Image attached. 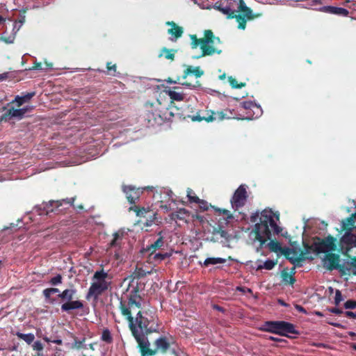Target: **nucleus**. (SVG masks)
<instances>
[{
	"instance_id": "10",
	"label": "nucleus",
	"mask_w": 356,
	"mask_h": 356,
	"mask_svg": "<svg viewBox=\"0 0 356 356\" xmlns=\"http://www.w3.org/2000/svg\"><path fill=\"white\" fill-rule=\"evenodd\" d=\"M188 117L191 118L192 121L193 122H201L202 120H204L207 122H213L214 120H216L222 121L225 119L236 118L234 110H231L228 108L217 112L213 111H207L206 115L202 116L200 115V113L198 112L195 115H188Z\"/></svg>"
},
{
	"instance_id": "41",
	"label": "nucleus",
	"mask_w": 356,
	"mask_h": 356,
	"mask_svg": "<svg viewBox=\"0 0 356 356\" xmlns=\"http://www.w3.org/2000/svg\"><path fill=\"white\" fill-rule=\"evenodd\" d=\"M171 254L165 252V253H156L153 254L151 257H152V259L154 261H162L164 260L166 258L170 257Z\"/></svg>"
},
{
	"instance_id": "40",
	"label": "nucleus",
	"mask_w": 356,
	"mask_h": 356,
	"mask_svg": "<svg viewBox=\"0 0 356 356\" xmlns=\"http://www.w3.org/2000/svg\"><path fill=\"white\" fill-rule=\"evenodd\" d=\"M228 81L233 88H241L245 86V83H238L236 79L232 76H229Z\"/></svg>"
},
{
	"instance_id": "7",
	"label": "nucleus",
	"mask_w": 356,
	"mask_h": 356,
	"mask_svg": "<svg viewBox=\"0 0 356 356\" xmlns=\"http://www.w3.org/2000/svg\"><path fill=\"white\" fill-rule=\"evenodd\" d=\"M161 104L160 102L156 104L147 102L145 104L143 118L146 122L147 127L160 125L166 119V116L161 110Z\"/></svg>"
},
{
	"instance_id": "1",
	"label": "nucleus",
	"mask_w": 356,
	"mask_h": 356,
	"mask_svg": "<svg viewBox=\"0 0 356 356\" xmlns=\"http://www.w3.org/2000/svg\"><path fill=\"white\" fill-rule=\"evenodd\" d=\"M252 223H255L252 232L254 233L255 240L259 241L263 245L268 240L271 238L272 234H278L282 229L275 221L271 211L264 210L261 213L257 211L250 218Z\"/></svg>"
},
{
	"instance_id": "56",
	"label": "nucleus",
	"mask_w": 356,
	"mask_h": 356,
	"mask_svg": "<svg viewBox=\"0 0 356 356\" xmlns=\"http://www.w3.org/2000/svg\"><path fill=\"white\" fill-rule=\"evenodd\" d=\"M218 234H220V236L222 237V238H228V233L227 231L224 230V229H219L217 232H216Z\"/></svg>"
},
{
	"instance_id": "13",
	"label": "nucleus",
	"mask_w": 356,
	"mask_h": 356,
	"mask_svg": "<svg viewBox=\"0 0 356 356\" xmlns=\"http://www.w3.org/2000/svg\"><path fill=\"white\" fill-rule=\"evenodd\" d=\"M323 266L328 270H338L341 275L350 274V268L340 264V256L337 254L328 252L323 259Z\"/></svg>"
},
{
	"instance_id": "60",
	"label": "nucleus",
	"mask_w": 356,
	"mask_h": 356,
	"mask_svg": "<svg viewBox=\"0 0 356 356\" xmlns=\"http://www.w3.org/2000/svg\"><path fill=\"white\" fill-rule=\"evenodd\" d=\"M50 291V290H49V289L48 288V289H44V290L43 291V292H42V293H43V295H44V298H45L46 299H49V298H50L51 295L52 294V293H51V291Z\"/></svg>"
},
{
	"instance_id": "54",
	"label": "nucleus",
	"mask_w": 356,
	"mask_h": 356,
	"mask_svg": "<svg viewBox=\"0 0 356 356\" xmlns=\"http://www.w3.org/2000/svg\"><path fill=\"white\" fill-rule=\"evenodd\" d=\"M219 211L220 213H223L226 216L227 219H232V218H233V216L230 213L229 211H228L227 209H219Z\"/></svg>"
},
{
	"instance_id": "27",
	"label": "nucleus",
	"mask_w": 356,
	"mask_h": 356,
	"mask_svg": "<svg viewBox=\"0 0 356 356\" xmlns=\"http://www.w3.org/2000/svg\"><path fill=\"white\" fill-rule=\"evenodd\" d=\"M281 277L282 282L284 284L293 285L296 282L295 277L292 274H290L286 269H284L282 271Z\"/></svg>"
},
{
	"instance_id": "9",
	"label": "nucleus",
	"mask_w": 356,
	"mask_h": 356,
	"mask_svg": "<svg viewBox=\"0 0 356 356\" xmlns=\"http://www.w3.org/2000/svg\"><path fill=\"white\" fill-rule=\"evenodd\" d=\"M263 330L277 334L281 336L290 337L289 334H297L298 332L296 330L293 324L286 321H266L264 325Z\"/></svg>"
},
{
	"instance_id": "51",
	"label": "nucleus",
	"mask_w": 356,
	"mask_h": 356,
	"mask_svg": "<svg viewBox=\"0 0 356 356\" xmlns=\"http://www.w3.org/2000/svg\"><path fill=\"white\" fill-rule=\"evenodd\" d=\"M349 258L351 259V261L350 262H348V266H347L349 267L348 266H352V267H353V268H355L356 269V257H350ZM353 274L354 275H356V270L353 272Z\"/></svg>"
},
{
	"instance_id": "39",
	"label": "nucleus",
	"mask_w": 356,
	"mask_h": 356,
	"mask_svg": "<svg viewBox=\"0 0 356 356\" xmlns=\"http://www.w3.org/2000/svg\"><path fill=\"white\" fill-rule=\"evenodd\" d=\"M101 339L107 343H111L113 342V337L108 329L106 328L103 330Z\"/></svg>"
},
{
	"instance_id": "38",
	"label": "nucleus",
	"mask_w": 356,
	"mask_h": 356,
	"mask_svg": "<svg viewBox=\"0 0 356 356\" xmlns=\"http://www.w3.org/2000/svg\"><path fill=\"white\" fill-rule=\"evenodd\" d=\"M122 238V234H120L119 232H115L113 234V240L109 243V247L113 248L120 246V240H121Z\"/></svg>"
},
{
	"instance_id": "50",
	"label": "nucleus",
	"mask_w": 356,
	"mask_h": 356,
	"mask_svg": "<svg viewBox=\"0 0 356 356\" xmlns=\"http://www.w3.org/2000/svg\"><path fill=\"white\" fill-rule=\"evenodd\" d=\"M156 213H153L152 216H149V219H147L146 222H144V225L147 227L151 226L156 220Z\"/></svg>"
},
{
	"instance_id": "49",
	"label": "nucleus",
	"mask_w": 356,
	"mask_h": 356,
	"mask_svg": "<svg viewBox=\"0 0 356 356\" xmlns=\"http://www.w3.org/2000/svg\"><path fill=\"white\" fill-rule=\"evenodd\" d=\"M33 349L34 350L41 351L43 350L44 346L40 341H36L33 344Z\"/></svg>"
},
{
	"instance_id": "22",
	"label": "nucleus",
	"mask_w": 356,
	"mask_h": 356,
	"mask_svg": "<svg viewBox=\"0 0 356 356\" xmlns=\"http://www.w3.org/2000/svg\"><path fill=\"white\" fill-rule=\"evenodd\" d=\"M166 24L170 26L171 29L168 30V33L171 35H173L176 39L179 38L182 36L184 33V29L181 26H178L174 22H167Z\"/></svg>"
},
{
	"instance_id": "62",
	"label": "nucleus",
	"mask_w": 356,
	"mask_h": 356,
	"mask_svg": "<svg viewBox=\"0 0 356 356\" xmlns=\"http://www.w3.org/2000/svg\"><path fill=\"white\" fill-rule=\"evenodd\" d=\"M213 309L215 310H217L218 312H222V313L225 312V309L223 307H220L218 305H213Z\"/></svg>"
},
{
	"instance_id": "3",
	"label": "nucleus",
	"mask_w": 356,
	"mask_h": 356,
	"mask_svg": "<svg viewBox=\"0 0 356 356\" xmlns=\"http://www.w3.org/2000/svg\"><path fill=\"white\" fill-rule=\"evenodd\" d=\"M189 37L191 40V48L192 49H195L199 45L200 46L202 54L197 58L211 56L214 54H220L222 53L221 49H218L215 47L216 44L221 43L220 39L219 37H216L210 29L204 31V37L202 38H197L195 34H191Z\"/></svg>"
},
{
	"instance_id": "53",
	"label": "nucleus",
	"mask_w": 356,
	"mask_h": 356,
	"mask_svg": "<svg viewBox=\"0 0 356 356\" xmlns=\"http://www.w3.org/2000/svg\"><path fill=\"white\" fill-rule=\"evenodd\" d=\"M239 1V3H238V12H243L245 10V8H248L243 0H238Z\"/></svg>"
},
{
	"instance_id": "31",
	"label": "nucleus",
	"mask_w": 356,
	"mask_h": 356,
	"mask_svg": "<svg viewBox=\"0 0 356 356\" xmlns=\"http://www.w3.org/2000/svg\"><path fill=\"white\" fill-rule=\"evenodd\" d=\"M15 334L19 339L24 340L29 345L34 342L35 335L33 333L23 334L20 332H17Z\"/></svg>"
},
{
	"instance_id": "29",
	"label": "nucleus",
	"mask_w": 356,
	"mask_h": 356,
	"mask_svg": "<svg viewBox=\"0 0 356 356\" xmlns=\"http://www.w3.org/2000/svg\"><path fill=\"white\" fill-rule=\"evenodd\" d=\"M163 245V241L162 237H159L156 241L149 245L146 251L149 252V256H152L157 249L160 248Z\"/></svg>"
},
{
	"instance_id": "12",
	"label": "nucleus",
	"mask_w": 356,
	"mask_h": 356,
	"mask_svg": "<svg viewBox=\"0 0 356 356\" xmlns=\"http://www.w3.org/2000/svg\"><path fill=\"white\" fill-rule=\"evenodd\" d=\"M75 197L62 199L60 200H51L48 202H43L40 205L35 207L34 209L38 215H49L50 213L56 212L58 211L59 207L63 206V204L72 206Z\"/></svg>"
},
{
	"instance_id": "43",
	"label": "nucleus",
	"mask_w": 356,
	"mask_h": 356,
	"mask_svg": "<svg viewBox=\"0 0 356 356\" xmlns=\"http://www.w3.org/2000/svg\"><path fill=\"white\" fill-rule=\"evenodd\" d=\"M145 287V284L138 282V280H136V286H133V289L131 291V293L138 295V293L141 291Z\"/></svg>"
},
{
	"instance_id": "2",
	"label": "nucleus",
	"mask_w": 356,
	"mask_h": 356,
	"mask_svg": "<svg viewBox=\"0 0 356 356\" xmlns=\"http://www.w3.org/2000/svg\"><path fill=\"white\" fill-rule=\"evenodd\" d=\"M131 332L138 343V347L141 353V356H153L158 352L166 353L170 347V341L169 339L166 337L162 336L155 340L154 343L155 348L151 349L149 348L150 343L147 338L142 336L139 333V330L132 324L131 325Z\"/></svg>"
},
{
	"instance_id": "20",
	"label": "nucleus",
	"mask_w": 356,
	"mask_h": 356,
	"mask_svg": "<svg viewBox=\"0 0 356 356\" xmlns=\"http://www.w3.org/2000/svg\"><path fill=\"white\" fill-rule=\"evenodd\" d=\"M84 307L83 303L81 300H69L66 301L61 305V311L70 312L74 309H81Z\"/></svg>"
},
{
	"instance_id": "25",
	"label": "nucleus",
	"mask_w": 356,
	"mask_h": 356,
	"mask_svg": "<svg viewBox=\"0 0 356 356\" xmlns=\"http://www.w3.org/2000/svg\"><path fill=\"white\" fill-rule=\"evenodd\" d=\"M179 88V87H174L175 90H168L166 91L172 102H173L174 101H182L184 99V94L183 92L175 90L176 89Z\"/></svg>"
},
{
	"instance_id": "28",
	"label": "nucleus",
	"mask_w": 356,
	"mask_h": 356,
	"mask_svg": "<svg viewBox=\"0 0 356 356\" xmlns=\"http://www.w3.org/2000/svg\"><path fill=\"white\" fill-rule=\"evenodd\" d=\"M76 292V291L75 289H65L61 293L58 294V298H60L63 301H69L73 299Z\"/></svg>"
},
{
	"instance_id": "63",
	"label": "nucleus",
	"mask_w": 356,
	"mask_h": 356,
	"mask_svg": "<svg viewBox=\"0 0 356 356\" xmlns=\"http://www.w3.org/2000/svg\"><path fill=\"white\" fill-rule=\"evenodd\" d=\"M296 309L298 312H301V313H303V314H306V313H307L306 309H305L303 307H302L301 305H296Z\"/></svg>"
},
{
	"instance_id": "55",
	"label": "nucleus",
	"mask_w": 356,
	"mask_h": 356,
	"mask_svg": "<svg viewBox=\"0 0 356 356\" xmlns=\"http://www.w3.org/2000/svg\"><path fill=\"white\" fill-rule=\"evenodd\" d=\"M183 86H186L187 87H192V88H196L200 86L198 81H196L195 83H191L187 81H185L181 83Z\"/></svg>"
},
{
	"instance_id": "58",
	"label": "nucleus",
	"mask_w": 356,
	"mask_h": 356,
	"mask_svg": "<svg viewBox=\"0 0 356 356\" xmlns=\"http://www.w3.org/2000/svg\"><path fill=\"white\" fill-rule=\"evenodd\" d=\"M344 315L346 317L350 318H356V312H350V311H346L344 312Z\"/></svg>"
},
{
	"instance_id": "34",
	"label": "nucleus",
	"mask_w": 356,
	"mask_h": 356,
	"mask_svg": "<svg viewBox=\"0 0 356 356\" xmlns=\"http://www.w3.org/2000/svg\"><path fill=\"white\" fill-rule=\"evenodd\" d=\"M130 210L136 212V216L140 218L145 217V215L150 211L148 208L146 209L145 207H140L136 205L130 207Z\"/></svg>"
},
{
	"instance_id": "16",
	"label": "nucleus",
	"mask_w": 356,
	"mask_h": 356,
	"mask_svg": "<svg viewBox=\"0 0 356 356\" xmlns=\"http://www.w3.org/2000/svg\"><path fill=\"white\" fill-rule=\"evenodd\" d=\"M248 193L245 185H240L235 191L232 199L231 204L236 209L243 207L248 199Z\"/></svg>"
},
{
	"instance_id": "17",
	"label": "nucleus",
	"mask_w": 356,
	"mask_h": 356,
	"mask_svg": "<svg viewBox=\"0 0 356 356\" xmlns=\"http://www.w3.org/2000/svg\"><path fill=\"white\" fill-rule=\"evenodd\" d=\"M143 190L133 186H124L122 187V191L125 193L128 202L131 204H135L140 199Z\"/></svg>"
},
{
	"instance_id": "21",
	"label": "nucleus",
	"mask_w": 356,
	"mask_h": 356,
	"mask_svg": "<svg viewBox=\"0 0 356 356\" xmlns=\"http://www.w3.org/2000/svg\"><path fill=\"white\" fill-rule=\"evenodd\" d=\"M204 74V71L200 67H193L191 65H186V69L184 71L182 78L186 79L189 75H194L196 78H200Z\"/></svg>"
},
{
	"instance_id": "33",
	"label": "nucleus",
	"mask_w": 356,
	"mask_h": 356,
	"mask_svg": "<svg viewBox=\"0 0 356 356\" xmlns=\"http://www.w3.org/2000/svg\"><path fill=\"white\" fill-rule=\"evenodd\" d=\"M355 215L353 214L350 217H348L346 219V222H343L342 229L343 230L349 231L351 230L355 226Z\"/></svg>"
},
{
	"instance_id": "8",
	"label": "nucleus",
	"mask_w": 356,
	"mask_h": 356,
	"mask_svg": "<svg viewBox=\"0 0 356 356\" xmlns=\"http://www.w3.org/2000/svg\"><path fill=\"white\" fill-rule=\"evenodd\" d=\"M304 243L305 248V254L309 251L312 250L314 252L317 254L319 253H328L331 251H334L337 248L335 243V238L332 236H328L324 239H321L319 237L314 238V241L311 245L307 243Z\"/></svg>"
},
{
	"instance_id": "35",
	"label": "nucleus",
	"mask_w": 356,
	"mask_h": 356,
	"mask_svg": "<svg viewBox=\"0 0 356 356\" xmlns=\"http://www.w3.org/2000/svg\"><path fill=\"white\" fill-rule=\"evenodd\" d=\"M277 264V261L268 259L264 264H260L257 266V270H261L263 268L266 270H272Z\"/></svg>"
},
{
	"instance_id": "19",
	"label": "nucleus",
	"mask_w": 356,
	"mask_h": 356,
	"mask_svg": "<svg viewBox=\"0 0 356 356\" xmlns=\"http://www.w3.org/2000/svg\"><path fill=\"white\" fill-rule=\"evenodd\" d=\"M214 8L224 15H226L228 19H233L234 17L235 10L227 1L217 2Z\"/></svg>"
},
{
	"instance_id": "32",
	"label": "nucleus",
	"mask_w": 356,
	"mask_h": 356,
	"mask_svg": "<svg viewBox=\"0 0 356 356\" xmlns=\"http://www.w3.org/2000/svg\"><path fill=\"white\" fill-rule=\"evenodd\" d=\"M187 197L191 203L194 202L197 204H202L206 205L205 201L203 200H200L197 196H196L191 188H188L187 189Z\"/></svg>"
},
{
	"instance_id": "42",
	"label": "nucleus",
	"mask_w": 356,
	"mask_h": 356,
	"mask_svg": "<svg viewBox=\"0 0 356 356\" xmlns=\"http://www.w3.org/2000/svg\"><path fill=\"white\" fill-rule=\"evenodd\" d=\"M188 213V212L185 209H181L176 213L172 214V218L175 220H183L185 218L184 216H186Z\"/></svg>"
},
{
	"instance_id": "44",
	"label": "nucleus",
	"mask_w": 356,
	"mask_h": 356,
	"mask_svg": "<svg viewBox=\"0 0 356 356\" xmlns=\"http://www.w3.org/2000/svg\"><path fill=\"white\" fill-rule=\"evenodd\" d=\"M241 106L245 109H252V108H259V106H257L256 104L251 101H245L243 102L241 104Z\"/></svg>"
},
{
	"instance_id": "11",
	"label": "nucleus",
	"mask_w": 356,
	"mask_h": 356,
	"mask_svg": "<svg viewBox=\"0 0 356 356\" xmlns=\"http://www.w3.org/2000/svg\"><path fill=\"white\" fill-rule=\"evenodd\" d=\"M140 300L141 298L139 295L131 293L128 298L127 304H126V302L123 301L122 299H121L120 301L119 308L120 309L121 314L127 319L129 322V327L130 330L131 324L135 327H136V325L134 324V318L131 315V309L134 307L138 309L140 308Z\"/></svg>"
},
{
	"instance_id": "48",
	"label": "nucleus",
	"mask_w": 356,
	"mask_h": 356,
	"mask_svg": "<svg viewBox=\"0 0 356 356\" xmlns=\"http://www.w3.org/2000/svg\"><path fill=\"white\" fill-rule=\"evenodd\" d=\"M242 14L244 17H246L248 19H254V15H252V10L248 7L245 9Z\"/></svg>"
},
{
	"instance_id": "64",
	"label": "nucleus",
	"mask_w": 356,
	"mask_h": 356,
	"mask_svg": "<svg viewBox=\"0 0 356 356\" xmlns=\"http://www.w3.org/2000/svg\"><path fill=\"white\" fill-rule=\"evenodd\" d=\"M8 72L0 74V81H3L4 79H6L8 78Z\"/></svg>"
},
{
	"instance_id": "37",
	"label": "nucleus",
	"mask_w": 356,
	"mask_h": 356,
	"mask_svg": "<svg viewBox=\"0 0 356 356\" xmlns=\"http://www.w3.org/2000/svg\"><path fill=\"white\" fill-rule=\"evenodd\" d=\"M106 69H107L106 74L108 75L115 76H118V74H120V73L117 72L116 64H113L111 62H108L106 63Z\"/></svg>"
},
{
	"instance_id": "15",
	"label": "nucleus",
	"mask_w": 356,
	"mask_h": 356,
	"mask_svg": "<svg viewBox=\"0 0 356 356\" xmlns=\"http://www.w3.org/2000/svg\"><path fill=\"white\" fill-rule=\"evenodd\" d=\"M339 245L341 252L350 257L348 252L353 248L356 247V235L346 232L341 238Z\"/></svg>"
},
{
	"instance_id": "47",
	"label": "nucleus",
	"mask_w": 356,
	"mask_h": 356,
	"mask_svg": "<svg viewBox=\"0 0 356 356\" xmlns=\"http://www.w3.org/2000/svg\"><path fill=\"white\" fill-rule=\"evenodd\" d=\"M343 300V297L341 292L339 290H336L335 292V298H334V304L336 305H339V303Z\"/></svg>"
},
{
	"instance_id": "6",
	"label": "nucleus",
	"mask_w": 356,
	"mask_h": 356,
	"mask_svg": "<svg viewBox=\"0 0 356 356\" xmlns=\"http://www.w3.org/2000/svg\"><path fill=\"white\" fill-rule=\"evenodd\" d=\"M108 275V273L104 270L103 268H102L100 270H97L94 273L92 278L94 282L91 283L86 294L87 300H90L91 298H93L94 300H96L98 299L99 296L108 290L111 284V282L106 280Z\"/></svg>"
},
{
	"instance_id": "45",
	"label": "nucleus",
	"mask_w": 356,
	"mask_h": 356,
	"mask_svg": "<svg viewBox=\"0 0 356 356\" xmlns=\"http://www.w3.org/2000/svg\"><path fill=\"white\" fill-rule=\"evenodd\" d=\"M62 280H63V277H62L61 275L58 274L56 276L52 277L50 280L49 283L53 286H56L59 284H61Z\"/></svg>"
},
{
	"instance_id": "5",
	"label": "nucleus",
	"mask_w": 356,
	"mask_h": 356,
	"mask_svg": "<svg viewBox=\"0 0 356 356\" xmlns=\"http://www.w3.org/2000/svg\"><path fill=\"white\" fill-rule=\"evenodd\" d=\"M290 244L293 247V249L289 248L282 249L278 241L271 240L268 243V247L272 252H277L280 251L295 266H301L302 265L300 263L305 260V253L304 251L295 247L298 245L296 242H292L290 241Z\"/></svg>"
},
{
	"instance_id": "52",
	"label": "nucleus",
	"mask_w": 356,
	"mask_h": 356,
	"mask_svg": "<svg viewBox=\"0 0 356 356\" xmlns=\"http://www.w3.org/2000/svg\"><path fill=\"white\" fill-rule=\"evenodd\" d=\"M239 1V3H238V12H243L245 10V8H248L243 0H238Z\"/></svg>"
},
{
	"instance_id": "59",
	"label": "nucleus",
	"mask_w": 356,
	"mask_h": 356,
	"mask_svg": "<svg viewBox=\"0 0 356 356\" xmlns=\"http://www.w3.org/2000/svg\"><path fill=\"white\" fill-rule=\"evenodd\" d=\"M4 42H6V44H11L14 41V38H11V37H2L1 38Z\"/></svg>"
},
{
	"instance_id": "61",
	"label": "nucleus",
	"mask_w": 356,
	"mask_h": 356,
	"mask_svg": "<svg viewBox=\"0 0 356 356\" xmlns=\"http://www.w3.org/2000/svg\"><path fill=\"white\" fill-rule=\"evenodd\" d=\"M31 70H42V63L35 62L33 66L31 68Z\"/></svg>"
},
{
	"instance_id": "14",
	"label": "nucleus",
	"mask_w": 356,
	"mask_h": 356,
	"mask_svg": "<svg viewBox=\"0 0 356 356\" xmlns=\"http://www.w3.org/2000/svg\"><path fill=\"white\" fill-rule=\"evenodd\" d=\"M8 107L2 108L3 113L0 115V122H8L13 118L22 119L29 110L28 107L22 108H15L10 106Z\"/></svg>"
},
{
	"instance_id": "36",
	"label": "nucleus",
	"mask_w": 356,
	"mask_h": 356,
	"mask_svg": "<svg viewBox=\"0 0 356 356\" xmlns=\"http://www.w3.org/2000/svg\"><path fill=\"white\" fill-rule=\"evenodd\" d=\"M234 18H235L236 19V22L238 23V28L239 29L244 30L246 26V17H244L243 15L241 14L236 15L234 13Z\"/></svg>"
},
{
	"instance_id": "26",
	"label": "nucleus",
	"mask_w": 356,
	"mask_h": 356,
	"mask_svg": "<svg viewBox=\"0 0 356 356\" xmlns=\"http://www.w3.org/2000/svg\"><path fill=\"white\" fill-rule=\"evenodd\" d=\"M151 272L149 271H145L142 268H137L136 270L133 273V274L131 275V284H134L136 280H138L140 278L144 277L147 274H150Z\"/></svg>"
},
{
	"instance_id": "57",
	"label": "nucleus",
	"mask_w": 356,
	"mask_h": 356,
	"mask_svg": "<svg viewBox=\"0 0 356 356\" xmlns=\"http://www.w3.org/2000/svg\"><path fill=\"white\" fill-rule=\"evenodd\" d=\"M329 311L335 314H344V312L341 309L337 307L330 308L329 309Z\"/></svg>"
},
{
	"instance_id": "46",
	"label": "nucleus",
	"mask_w": 356,
	"mask_h": 356,
	"mask_svg": "<svg viewBox=\"0 0 356 356\" xmlns=\"http://www.w3.org/2000/svg\"><path fill=\"white\" fill-rule=\"evenodd\" d=\"M344 307L347 309H353L356 308V300H348L344 303Z\"/></svg>"
},
{
	"instance_id": "4",
	"label": "nucleus",
	"mask_w": 356,
	"mask_h": 356,
	"mask_svg": "<svg viewBox=\"0 0 356 356\" xmlns=\"http://www.w3.org/2000/svg\"><path fill=\"white\" fill-rule=\"evenodd\" d=\"M134 324L139 333L146 337L153 332H158L159 329V320L156 312L152 310L139 311L136 316Z\"/></svg>"
},
{
	"instance_id": "30",
	"label": "nucleus",
	"mask_w": 356,
	"mask_h": 356,
	"mask_svg": "<svg viewBox=\"0 0 356 356\" xmlns=\"http://www.w3.org/2000/svg\"><path fill=\"white\" fill-rule=\"evenodd\" d=\"M226 262V259L220 257H210L207 258L204 260L202 266L207 267L209 265H216L218 264H225ZM200 264L202 265L201 262Z\"/></svg>"
},
{
	"instance_id": "23",
	"label": "nucleus",
	"mask_w": 356,
	"mask_h": 356,
	"mask_svg": "<svg viewBox=\"0 0 356 356\" xmlns=\"http://www.w3.org/2000/svg\"><path fill=\"white\" fill-rule=\"evenodd\" d=\"M35 95V92H28L22 96L17 95L14 100L8 104V106L14 103L17 104V107L21 106L24 103L29 102L31 98Z\"/></svg>"
},
{
	"instance_id": "24",
	"label": "nucleus",
	"mask_w": 356,
	"mask_h": 356,
	"mask_svg": "<svg viewBox=\"0 0 356 356\" xmlns=\"http://www.w3.org/2000/svg\"><path fill=\"white\" fill-rule=\"evenodd\" d=\"M177 52V49L163 47L161 49L160 54H159V57L161 58L162 56H164L165 59L172 61L175 60V54Z\"/></svg>"
},
{
	"instance_id": "18",
	"label": "nucleus",
	"mask_w": 356,
	"mask_h": 356,
	"mask_svg": "<svg viewBox=\"0 0 356 356\" xmlns=\"http://www.w3.org/2000/svg\"><path fill=\"white\" fill-rule=\"evenodd\" d=\"M318 10L323 13L343 17H347L349 14V11L347 9L332 6H323L320 8Z\"/></svg>"
}]
</instances>
